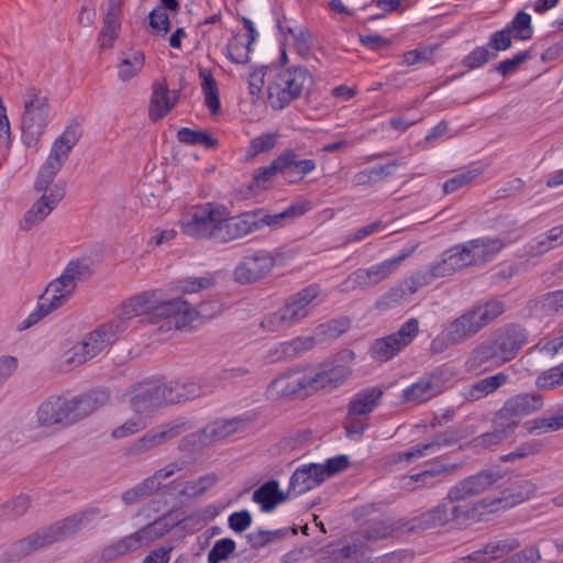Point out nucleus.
<instances>
[{
    "instance_id": "obj_1",
    "label": "nucleus",
    "mask_w": 563,
    "mask_h": 563,
    "mask_svg": "<svg viewBox=\"0 0 563 563\" xmlns=\"http://www.w3.org/2000/svg\"><path fill=\"white\" fill-rule=\"evenodd\" d=\"M99 514L97 508L75 514L54 525L35 531L15 542H13L4 552V560L8 562H19L37 550L49 547L65 538H68L79 531L84 525Z\"/></svg>"
},
{
    "instance_id": "obj_2",
    "label": "nucleus",
    "mask_w": 563,
    "mask_h": 563,
    "mask_svg": "<svg viewBox=\"0 0 563 563\" xmlns=\"http://www.w3.org/2000/svg\"><path fill=\"white\" fill-rule=\"evenodd\" d=\"M200 395L195 382H170L166 384L142 383L132 389L130 406L136 413L144 416L167 405L189 400Z\"/></svg>"
},
{
    "instance_id": "obj_3",
    "label": "nucleus",
    "mask_w": 563,
    "mask_h": 563,
    "mask_svg": "<svg viewBox=\"0 0 563 563\" xmlns=\"http://www.w3.org/2000/svg\"><path fill=\"white\" fill-rule=\"evenodd\" d=\"M451 504L452 506L449 507L448 504L441 503L411 520H407V531H422L442 527L452 521L460 523L478 522L485 520V511L493 505L478 501L473 504Z\"/></svg>"
},
{
    "instance_id": "obj_4",
    "label": "nucleus",
    "mask_w": 563,
    "mask_h": 563,
    "mask_svg": "<svg viewBox=\"0 0 563 563\" xmlns=\"http://www.w3.org/2000/svg\"><path fill=\"white\" fill-rule=\"evenodd\" d=\"M313 84L312 74L303 66L282 68L268 81V103L274 110H283L307 95Z\"/></svg>"
},
{
    "instance_id": "obj_5",
    "label": "nucleus",
    "mask_w": 563,
    "mask_h": 563,
    "mask_svg": "<svg viewBox=\"0 0 563 563\" xmlns=\"http://www.w3.org/2000/svg\"><path fill=\"white\" fill-rule=\"evenodd\" d=\"M320 287L310 285L288 298L278 310L266 314L261 321V328L266 332H278L290 329L306 319L317 306Z\"/></svg>"
},
{
    "instance_id": "obj_6",
    "label": "nucleus",
    "mask_w": 563,
    "mask_h": 563,
    "mask_svg": "<svg viewBox=\"0 0 563 563\" xmlns=\"http://www.w3.org/2000/svg\"><path fill=\"white\" fill-rule=\"evenodd\" d=\"M225 206L203 202L192 206L179 220L181 232L195 240L220 244Z\"/></svg>"
},
{
    "instance_id": "obj_7",
    "label": "nucleus",
    "mask_w": 563,
    "mask_h": 563,
    "mask_svg": "<svg viewBox=\"0 0 563 563\" xmlns=\"http://www.w3.org/2000/svg\"><path fill=\"white\" fill-rule=\"evenodd\" d=\"M506 243L500 238L483 236L456 244L443 252L452 275L470 266L492 262Z\"/></svg>"
},
{
    "instance_id": "obj_8",
    "label": "nucleus",
    "mask_w": 563,
    "mask_h": 563,
    "mask_svg": "<svg viewBox=\"0 0 563 563\" xmlns=\"http://www.w3.org/2000/svg\"><path fill=\"white\" fill-rule=\"evenodd\" d=\"M124 331L125 327L121 323L109 321L101 324L64 353V363L69 367L86 363L112 345Z\"/></svg>"
},
{
    "instance_id": "obj_9",
    "label": "nucleus",
    "mask_w": 563,
    "mask_h": 563,
    "mask_svg": "<svg viewBox=\"0 0 563 563\" xmlns=\"http://www.w3.org/2000/svg\"><path fill=\"white\" fill-rule=\"evenodd\" d=\"M173 305H178L172 300H166L162 289H153L133 296L122 303L115 313L111 323H121L126 328V322L143 314H148L153 319H173Z\"/></svg>"
},
{
    "instance_id": "obj_10",
    "label": "nucleus",
    "mask_w": 563,
    "mask_h": 563,
    "mask_svg": "<svg viewBox=\"0 0 563 563\" xmlns=\"http://www.w3.org/2000/svg\"><path fill=\"white\" fill-rule=\"evenodd\" d=\"M505 311L500 300H489L466 310L448 325L452 341L462 343L478 333Z\"/></svg>"
},
{
    "instance_id": "obj_11",
    "label": "nucleus",
    "mask_w": 563,
    "mask_h": 563,
    "mask_svg": "<svg viewBox=\"0 0 563 563\" xmlns=\"http://www.w3.org/2000/svg\"><path fill=\"white\" fill-rule=\"evenodd\" d=\"M411 250H402L397 256L386 258L368 267L357 268L347 275L339 285L341 292H350L356 289L366 290L372 288L397 272L401 263L410 256Z\"/></svg>"
},
{
    "instance_id": "obj_12",
    "label": "nucleus",
    "mask_w": 563,
    "mask_h": 563,
    "mask_svg": "<svg viewBox=\"0 0 563 563\" xmlns=\"http://www.w3.org/2000/svg\"><path fill=\"white\" fill-rule=\"evenodd\" d=\"M349 460L345 455L328 459L323 464H308L298 467L291 475L289 493L302 495L319 486L328 477L346 470Z\"/></svg>"
},
{
    "instance_id": "obj_13",
    "label": "nucleus",
    "mask_w": 563,
    "mask_h": 563,
    "mask_svg": "<svg viewBox=\"0 0 563 563\" xmlns=\"http://www.w3.org/2000/svg\"><path fill=\"white\" fill-rule=\"evenodd\" d=\"M48 121L47 98L34 88H29L24 95V113L22 117V140L26 146H34L38 142Z\"/></svg>"
},
{
    "instance_id": "obj_14",
    "label": "nucleus",
    "mask_w": 563,
    "mask_h": 563,
    "mask_svg": "<svg viewBox=\"0 0 563 563\" xmlns=\"http://www.w3.org/2000/svg\"><path fill=\"white\" fill-rule=\"evenodd\" d=\"M285 252L256 250L245 255L234 268V278L239 284L246 285L266 277L276 265L284 264Z\"/></svg>"
},
{
    "instance_id": "obj_15",
    "label": "nucleus",
    "mask_w": 563,
    "mask_h": 563,
    "mask_svg": "<svg viewBox=\"0 0 563 563\" xmlns=\"http://www.w3.org/2000/svg\"><path fill=\"white\" fill-rule=\"evenodd\" d=\"M543 397L537 393H521L508 398L496 412L494 423L508 428L512 432L525 416L540 410Z\"/></svg>"
},
{
    "instance_id": "obj_16",
    "label": "nucleus",
    "mask_w": 563,
    "mask_h": 563,
    "mask_svg": "<svg viewBox=\"0 0 563 563\" xmlns=\"http://www.w3.org/2000/svg\"><path fill=\"white\" fill-rule=\"evenodd\" d=\"M451 269L446 263V260L443 253L439 258L433 261L427 268L417 271L411 274L409 277L404 279L401 287H405L407 290V295L411 296L416 294L422 287H426L432 284L438 278H444L451 276ZM406 292L401 288H393L386 297L393 300L394 302H398L404 299Z\"/></svg>"
},
{
    "instance_id": "obj_17",
    "label": "nucleus",
    "mask_w": 563,
    "mask_h": 563,
    "mask_svg": "<svg viewBox=\"0 0 563 563\" xmlns=\"http://www.w3.org/2000/svg\"><path fill=\"white\" fill-rule=\"evenodd\" d=\"M451 269L446 263V260L443 253L439 258L433 261L427 268L417 271L411 274L409 277L404 279L401 287H405L407 290V295L411 296L416 294L422 287H426L432 284L438 278H444L451 276ZM406 292L401 288H393L386 297L393 300L394 302H398L404 299Z\"/></svg>"
},
{
    "instance_id": "obj_18",
    "label": "nucleus",
    "mask_w": 563,
    "mask_h": 563,
    "mask_svg": "<svg viewBox=\"0 0 563 563\" xmlns=\"http://www.w3.org/2000/svg\"><path fill=\"white\" fill-rule=\"evenodd\" d=\"M451 269L446 263V260L443 253L439 258L433 261L427 268L417 271L411 274L409 277L404 279L401 287H405L407 290V295L411 296L416 294L422 287H426L432 284L438 278H444L451 276ZM406 292L401 288H393L386 297L393 300L394 302H398L404 299Z\"/></svg>"
},
{
    "instance_id": "obj_19",
    "label": "nucleus",
    "mask_w": 563,
    "mask_h": 563,
    "mask_svg": "<svg viewBox=\"0 0 563 563\" xmlns=\"http://www.w3.org/2000/svg\"><path fill=\"white\" fill-rule=\"evenodd\" d=\"M316 374L310 366L288 372L275 378L267 387V397L277 400L298 395L301 391L310 394L314 391Z\"/></svg>"
},
{
    "instance_id": "obj_20",
    "label": "nucleus",
    "mask_w": 563,
    "mask_h": 563,
    "mask_svg": "<svg viewBox=\"0 0 563 563\" xmlns=\"http://www.w3.org/2000/svg\"><path fill=\"white\" fill-rule=\"evenodd\" d=\"M419 332V322L411 318L397 332L375 340L371 352L375 360L387 362L408 346Z\"/></svg>"
},
{
    "instance_id": "obj_21",
    "label": "nucleus",
    "mask_w": 563,
    "mask_h": 563,
    "mask_svg": "<svg viewBox=\"0 0 563 563\" xmlns=\"http://www.w3.org/2000/svg\"><path fill=\"white\" fill-rule=\"evenodd\" d=\"M75 289V286L62 275L52 280L41 296L37 309L27 317V327L66 305L74 296Z\"/></svg>"
},
{
    "instance_id": "obj_22",
    "label": "nucleus",
    "mask_w": 563,
    "mask_h": 563,
    "mask_svg": "<svg viewBox=\"0 0 563 563\" xmlns=\"http://www.w3.org/2000/svg\"><path fill=\"white\" fill-rule=\"evenodd\" d=\"M408 522L404 518H387L379 521H372L365 525L352 538L354 542L341 549L344 556L356 553L358 548L363 545L362 540L374 542L385 539L397 531H407Z\"/></svg>"
},
{
    "instance_id": "obj_23",
    "label": "nucleus",
    "mask_w": 563,
    "mask_h": 563,
    "mask_svg": "<svg viewBox=\"0 0 563 563\" xmlns=\"http://www.w3.org/2000/svg\"><path fill=\"white\" fill-rule=\"evenodd\" d=\"M501 476L497 472H479L468 476L453 485L446 495L449 503L462 504L467 498L483 494L500 481Z\"/></svg>"
},
{
    "instance_id": "obj_24",
    "label": "nucleus",
    "mask_w": 563,
    "mask_h": 563,
    "mask_svg": "<svg viewBox=\"0 0 563 563\" xmlns=\"http://www.w3.org/2000/svg\"><path fill=\"white\" fill-rule=\"evenodd\" d=\"M60 169V166L45 161L34 183V189L40 195V198L57 206L66 195V184L55 179Z\"/></svg>"
},
{
    "instance_id": "obj_25",
    "label": "nucleus",
    "mask_w": 563,
    "mask_h": 563,
    "mask_svg": "<svg viewBox=\"0 0 563 563\" xmlns=\"http://www.w3.org/2000/svg\"><path fill=\"white\" fill-rule=\"evenodd\" d=\"M173 320L177 329L191 325L198 319H211L220 313V305L217 301L201 302L197 308L191 307L181 297L173 299Z\"/></svg>"
},
{
    "instance_id": "obj_26",
    "label": "nucleus",
    "mask_w": 563,
    "mask_h": 563,
    "mask_svg": "<svg viewBox=\"0 0 563 563\" xmlns=\"http://www.w3.org/2000/svg\"><path fill=\"white\" fill-rule=\"evenodd\" d=\"M257 231L260 230L255 210L231 216L229 209L225 207L220 244L231 243Z\"/></svg>"
},
{
    "instance_id": "obj_27",
    "label": "nucleus",
    "mask_w": 563,
    "mask_h": 563,
    "mask_svg": "<svg viewBox=\"0 0 563 563\" xmlns=\"http://www.w3.org/2000/svg\"><path fill=\"white\" fill-rule=\"evenodd\" d=\"M449 372L440 368L422 376L418 382L404 390L406 401L424 402L439 395L445 388Z\"/></svg>"
},
{
    "instance_id": "obj_28",
    "label": "nucleus",
    "mask_w": 563,
    "mask_h": 563,
    "mask_svg": "<svg viewBox=\"0 0 563 563\" xmlns=\"http://www.w3.org/2000/svg\"><path fill=\"white\" fill-rule=\"evenodd\" d=\"M189 429L187 422L174 421L162 426L157 430L146 432L143 437L139 438L131 448L132 453L142 454L155 448L161 446L167 441L177 438Z\"/></svg>"
},
{
    "instance_id": "obj_29",
    "label": "nucleus",
    "mask_w": 563,
    "mask_h": 563,
    "mask_svg": "<svg viewBox=\"0 0 563 563\" xmlns=\"http://www.w3.org/2000/svg\"><path fill=\"white\" fill-rule=\"evenodd\" d=\"M492 338L507 363L514 360L527 343L528 332L520 325L509 324L499 329Z\"/></svg>"
},
{
    "instance_id": "obj_30",
    "label": "nucleus",
    "mask_w": 563,
    "mask_h": 563,
    "mask_svg": "<svg viewBox=\"0 0 563 563\" xmlns=\"http://www.w3.org/2000/svg\"><path fill=\"white\" fill-rule=\"evenodd\" d=\"M536 492L537 485L534 483L530 481H522L519 484L506 490L500 498L483 499L479 500L478 503L493 504L485 511V519H487V516H489L493 512H497L499 510L514 507L530 499L532 496H534Z\"/></svg>"
},
{
    "instance_id": "obj_31",
    "label": "nucleus",
    "mask_w": 563,
    "mask_h": 563,
    "mask_svg": "<svg viewBox=\"0 0 563 563\" xmlns=\"http://www.w3.org/2000/svg\"><path fill=\"white\" fill-rule=\"evenodd\" d=\"M455 440L456 439L452 433H441L428 442L418 443L406 451L396 452L391 454L389 459L393 463H411L416 460L438 452L441 448L454 443Z\"/></svg>"
},
{
    "instance_id": "obj_32",
    "label": "nucleus",
    "mask_w": 563,
    "mask_h": 563,
    "mask_svg": "<svg viewBox=\"0 0 563 563\" xmlns=\"http://www.w3.org/2000/svg\"><path fill=\"white\" fill-rule=\"evenodd\" d=\"M82 129L79 121L75 120L66 126L64 132L54 141L46 161L63 167L71 150L81 137Z\"/></svg>"
},
{
    "instance_id": "obj_33",
    "label": "nucleus",
    "mask_w": 563,
    "mask_h": 563,
    "mask_svg": "<svg viewBox=\"0 0 563 563\" xmlns=\"http://www.w3.org/2000/svg\"><path fill=\"white\" fill-rule=\"evenodd\" d=\"M36 419L41 427H51L64 421L70 422L68 398L52 395L36 410Z\"/></svg>"
},
{
    "instance_id": "obj_34",
    "label": "nucleus",
    "mask_w": 563,
    "mask_h": 563,
    "mask_svg": "<svg viewBox=\"0 0 563 563\" xmlns=\"http://www.w3.org/2000/svg\"><path fill=\"white\" fill-rule=\"evenodd\" d=\"M503 355L500 354L496 342L489 338L478 344L468 356L466 365L472 371L489 369L505 364Z\"/></svg>"
},
{
    "instance_id": "obj_35",
    "label": "nucleus",
    "mask_w": 563,
    "mask_h": 563,
    "mask_svg": "<svg viewBox=\"0 0 563 563\" xmlns=\"http://www.w3.org/2000/svg\"><path fill=\"white\" fill-rule=\"evenodd\" d=\"M309 210V202L298 201L290 205L284 211L278 213H269L264 209L255 210L258 230L265 227L279 229L285 227L289 221L303 216Z\"/></svg>"
},
{
    "instance_id": "obj_36",
    "label": "nucleus",
    "mask_w": 563,
    "mask_h": 563,
    "mask_svg": "<svg viewBox=\"0 0 563 563\" xmlns=\"http://www.w3.org/2000/svg\"><path fill=\"white\" fill-rule=\"evenodd\" d=\"M178 98V91L169 90L164 81L154 84L148 106L150 119L152 121L163 119L175 107Z\"/></svg>"
},
{
    "instance_id": "obj_37",
    "label": "nucleus",
    "mask_w": 563,
    "mask_h": 563,
    "mask_svg": "<svg viewBox=\"0 0 563 563\" xmlns=\"http://www.w3.org/2000/svg\"><path fill=\"white\" fill-rule=\"evenodd\" d=\"M314 346L312 336H297L290 341L280 342L268 351L267 357L272 362H285L294 360L310 351Z\"/></svg>"
},
{
    "instance_id": "obj_38",
    "label": "nucleus",
    "mask_w": 563,
    "mask_h": 563,
    "mask_svg": "<svg viewBox=\"0 0 563 563\" xmlns=\"http://www.w3.org/2000/svg\"><path fill=\"white\" fill-rule=\"evenodd\" d=\"M383 396L379 387H366L356 393L347 407L350 417H365L369 415L378 405Z\"/></svg>"
},
{
    "instance_id": "obj_39",
    "label": "nucleus",
    "mask_w": 563,
    "mask_h": 563,
    "mask_svg": "<svg viewBox=\"0 0 563 563\" xmlns=\"http://www.w3.org/2000/svg\"><path fill=\"white\" fill-rule=\"evenodd\" d=\"M520 542L515 538H507L495 542L487 543L482 550L473 552L467 560L471 563H487L507 555L515 551Z\"/></svg>"
},
{
    "instance_id": "obj_40",
    "label": "nucleus",
    "mask_w": 563,
    "mask_h": 563,
    "mask_svg": "<svg viewBox=\"0 0 563 563\" xmlns=\"http://www.w3.org/2000/svg\"><path fill=\"white\" fill-rule=\"evenodd\" d=\"M310 371L317 376L316 383H313L314 391L321 388H334L351 375V368L344 364H336L327 368L310 366Z\"/></svg>"
},
{
    "instance_id": "obj_41",
    "label": "nucleus",
    "mask_w": 563,
    "mask_h": 563,
    "mask_svg": "<svg viewBox=\"0 0 563 563\" xmlns=\"http://www.w3.org/2000/svg\"><path fill=\"white\" fill-rule=\"evenodd\" d=\"M563 245V223L532 239L526 246L529 256H540Z\"/></svg>"
},
{
    "instance_id": "obj_42",
    "label": "nucleus",
    "mask_w": 563,
    "mask_h": 563,
    "mask_svg": "<svg viewBox=\"0 0 563 563\" xmlns=\"http://www.w3.org/2000/svg\"><path fill=\"white\" fill-rule=\"evenodd\" d=\"M285 158L278 156L268 165L258 167L253 174L251 184L247 186L246 197L255 196L272 187L273 178L285 167Z\"/></svg>"
},
{
    "instance_id": "obj_43",
    "label": "nucleus",
    "mask_w": 563,
    "mask_h": 563,
    "mask_svg": "<svg viewBox=\"0 0 563 563\" xmlns=\"http://www.w3.org/2000/svg\"><path fill=\"white\" fill-rule=\"evenodd\" d=\"M286 495L279 489L278 482L271 479L261 485L253 493V501L260 505L263 512L274 510L279 504L286 500Z\"/></svg>"
},
{
    "instance_id": "obj_44",
    "label": "nucleus",
    "mask_w": 563,
    "mask_h": 563,
    "mask_svg": "<svg viewBox=\"0 0 563 563\" xmlns=\"http://www.w3.org/2000/svg\"><path fill=\"white\" fill-rule=\"evenodd\" d=\"M509 380V375L499 372L495 375L485 377L474 383L465 393V399L468 401L479 400L494 391L499 387L506 385Z\"/></svg>"
},
{
    "instance_id": "obj_45",
    "label": "nucleus",
    "mask_w": 563,
    "mask_h": 563,
    "mask_svg": "<svg viewBox=\"0 0 563 563\" xmlns=\"http://www.w3.org/2000/svg\"><path fill=\"white\" fill-rule=\"evenodd\" d=\"M245 427V421L240 418H234L230 420H221L216 421L212 424L206 427L200 433L199 438L201 442L206 443L207 441H219L222 440L235 432L241 431Z\"/></svg>"
},
{
    "instance_id": "obj_46",
    "label": "nucleus",
    "mask_w": 563,
    "mask_h": 563,
    "mask_svg": "<svg viewBox=\"0 0 563 563\" xmlns=\"http://www.w3.org/2000/svg\"><path fill=\"white\" fill-rule=\"evenodd\" d=\"M57 207L55 203H51L43 198H37L32 207L25 212L23 219L20 222L22 230L29 231L32 228L43 222L52 211Z\"/></svg>"
},
{
    "instance_id": "obj_47",
    "label": "nucleus",
    "mask_w": 563,
    "mask_h": 563,
    "mask_svg": "<svg viewBox=\"0 0 563 563\" xmlns=\"http://www.w3.org/2000/svg\"><path fill=\"white\" fill-rule=\"evenodd\" d=\"M220 511V506L216 504H210L203 508L194 510L191 514H189L181 520L183 528L191 532L199 531L208 522L218 517Z\"/></svg>"
},
{
    "instance_id": "obj_48",
    "label": "nucleus",
    "mask_w": 563,
    "mask_h": 563,
    "mask_svg": "<svg viewBox=\"0 0 563 563\" xmlns=\"http://www.w3.org/2000/svg\"><path fill=\"white\" fill-rule=\"evenodd\" d=\"M169 523L165 519L159 518L141 528L140 530L133 532V534L136 539L139 549H141L143 547L150 545L157 539L163 538L165 534L169 532Z\"/></svg>"
},
{
    "instance_id": "obj_49",
    "label": "nucleus",
    "mask_w": 563,
    "mask_h": 563,
    "mask_svg": "<svg viewBox=\"0 0 563 563\" xmlns=\"http://www.w3.org/2000/svg\"><path fill=\"white\" fill-rule=\"evenodd\" d=\"M145 62L144 54L140 51H133L123 54L118 64V77L121 81H129L136 77L143 69Z\"/></svg>"
},
{
    "instance_id": "obj_50",
    "label": "nucleus",
    "mask_w": 563,
    "mask_h": 563,
    "mask_svg": "<svg viewBox=\"0 0 563 563\" xmlns=\"http://www.w3.org/2000/svg\"><path fill=\"white\" fill-rule=\"evenodd\" d=\"M397 166V162H390L386 165H376L363 169L354 175V184L356 186H366L382 181L386 177L390 176Z\"/></svg>"
},
{
    "instance_id": "obj_51",
    "label": "nucleus",
    "mask_w": 563,
    "mask_h": 563,
    "mask_svg": "<svg viewBox=\"0 0 563 563\" xmlns=\"http://www.w3.org/2000/svg\"><path fill=\"white\" fill-rule=\"evenodd\" d=\"M92 273L90 260L88 257H81L69 261L62 276L76 288L79 282L89 279Z\"/></svg>"
},
{
    "instance_id": "obj_52",
    "label": "nucleus",
    "mask_w": 563,
    "mask_h": 563,
    "mask_svg": "<svg viewBox=\"0 0 563 563\" xmlns=\"http://www.w3.org/2000/svg\"><path fill=\"white\" fill-rule=\"evenodd\" d=\"M136 550H139V545L134 534L131 533L104 547L101 551V558L104 561H112Z\"/></svg>"
},
{
    "instance_id": "obj_53",
    "label": "nucleus",
    "mask_w": 563,
    "mask_h": 563,
    "mask_svg": "<svg viewBox=\"0 0 563 563\" xmlns=\"http://www.w3.org/2000/svg\"><path fill=\"white\" fill-rule=\"evenodd\" d=\"M505 27L511 33L515 40L527 41L533 35L531 16L525 11H519Z\"/></svg>"
},
{
    "instance_id": "obj_54",
    "label": "nucleus",
    "mask_w": 563,
    "mask_h": 563,
    "mask_svg": "<svg viewBox=\"0 0 563 563\" xmlns=\"http://www.w3.org/2000/svg\"><path fill=\"white\" fill-rule=\"evenodd\" d=\"M279 133L268 132L263 133L250 141L246 157L254 158L262 153L272 151L278 143Z\"/></svg>"
},
{
    "instance_id": "obj_55",
    "label": "nucleus",
    "mask_w": 563,
    "mask_h": 563,
    "mask_svg": "<svg viewBox=\"0 0 563 563\" xmlns=\"http://www.w3.org/2000/svg\"><path fill=\"white\" fill-rule=\"evenodd\" d=\"M540 390H553L563 386V362L543 371L536 379Z\"/></svg>"
},
{
    "instance_id": "obj_56",
    "label": "nucleus",
    "mask_w": 563,
    "mask_h": 563,
    "mask_svg": "<svg viewBox=\"0 0 563 563\" xmlns=\"http://www.w3.org/2000/svg\"><path fill=\"white\" fill-rule=\"evenodd\" d=\"M177 137L181 143L203 145L207 148H211L217 144V141L208 132L189 128H181L177 133Z\"/></svg>"
},
{
    "instance_id": "obj_57",
    "label": "nucleus",
    "mask_w": 563,
    "mask_h": 563,
    "mask_svg": "<svg viewBox=\"0 0 563 563\" xmlns=\"http://www.w3.org/2000/svg\"><path fill=\"white\" fill-rule=\"evenodd\" d=\"M482 169L478 167L462 172L443 184V191L445 194H453L460 188L470 186L482 175Z\"/></svg>"
},
{
    "instance_id": "obj_58",
    "label": "nucleus",
    "mask_w": 563,
    "mask_h": 563,
    "mask_svg": "<svg viewBox=\"0 0 563 563\" xmlns=\"http://www.w3.org/2000/svg\"><path fill=\"white\" fill-rule=\"evenodd\" d=\"M200 75L203 78L202 91L205 93V103L212 113H217L220 109L217 81L206 71H201Z\"/></svg>"
},
{
    "instance_id": "obj_59",
    "label": "nucleus",
    "mask_w": 563,
    "mask_h": 563,
    "mask_svg": "<svg viewBox=\"0 0 563 563\" xmlns=\"http://www.w3.org/2000/svg\"><path fill=\"white\" fill-rule=\"evenodd\" d=\"M236 549L234 540L223 538L214 542L208 553V563H220L227 560Z\"/></svg>"
},
{
    "instance_id": "obj_60",
    "label": "nucleus",
    "mask_w": 563,
    "mask_h": 563,
    "mask_svg": "<svg viewBox=\"0 0 563 563\" xmlns=\"http://www.w3.org/2000/svg\"><path fill=\"white\" fill-rule=\"evenodd\" d=\"M154 492L155 490L153 488V481H147V478H145L134 487L125 490L122 494L121 499L124 505L131 506L139 503L140 500H142L143 498H145L146 496L151 495Z\"/></svg>"
},
{
    "instance_id": "obj_61",
    "label": "nucleus",
    "mask_w": 563,
    "mask_h": 563,
    "mask_svg": "<svg viewBox=\"0 0 563 563\" xmlns=\"http://www.w3.org/2000/svg\"><path fill=\"white\" fill-rule=\"evenodd\" d=\"M510 434H512V431L508 430V428L495 424V429L493 431L486 432L481 437L476 438L474 440V445L477 448L487 449L493 445L499 444Z\"/></svg>"
},
{
    "instance_id": "obj_62",
    "label": "nucleus",
    "mask_w": 563,
    "mask_h": 563,
    "mask_svg": "<svg viewBox=\"0 0 563 563\" xmlns=\"http://www.w3.org/2000/svg\"><path fill=\"white\" fill-rule=\"evenodd\" d=\"M496 57L497 54L490 53L487 46H477L464 57L462 63L468 69H476Z\"/></svg>"
},
{
    "instance_id": "obj_63",
    "label": "nucleus",
    "mask_w": 563,
    "mask_h": 563,
    "mask_svg": "<svg viewBox=\"0 0 563 563\" xmlns=\"http://www.w3.org/2000/svg\"><path fill=\"white\" fill-rule=\"evenodd\" d=\"M250 44L241 36L235 37L227 46V56L236 64H244L249 60Z\"/></svg>"
},
{
    "instance_id": "obj_64",
    "label": "nucleus",
    "mask_w": 563,
    "mask_h": 563,
    "mask_svg": "<svg viewBox=\"0 0 563 563\" xmlns=\"http://www.w3.org/2000/svg\"><path fill=\"white\" fill-rule=\"evenodd\" d=\"M541 306L548 314H563V289L545 294Z\"/></svg>"
}]
</instances>
